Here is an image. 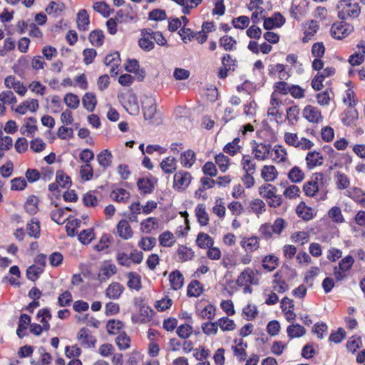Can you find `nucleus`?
<instances>
[{"mask_svg": "<svg viewBox=\"0 0 365 365\" xmlns=\"http://www.w3.org/2000/svg\"><path fill=\"white\" fill-rule=\"evenodd\" d=\"M303 116L310 123H318L322 120V114L320 110L312 106L308 105L303 110Z\"/></svg>", "mask_w": 365, "mask_h": 365, "instance_id": "obj_8", "label": "nucleus"}, {"mask_svg": "<svg viewBox=\"0 0 365 365\" xmlns=\"http://www.w3.org/2000/svg\"><path fill=\"white\" fill-rule=\"evenodd\" d=\"M56 181L62 187H69L72 185L71 178L61 170L56 172Z\"/></svg>", "mask_w": 365, "mask_h": 365, "instance_id": "obj_45", "label": "nucleus"}, {"mask_svg": "<svg viewBox=\"0 0 365 365\" xmlns=\"http://www.w3.org/2000/svg\"><path fill=\"white\" fill-rule=\"evenodd\" d=\"M156 245V239L153 237H143L138 246L144 251H150Z\"/></svg>", "mask_w": 365, "mask_h": 365, "instance_id": "obj_44", "label": "nucleus"}, {"mask_svg": "<svg viewBox=\"0 0 365 365\" xmlns=\"http://www.w3.org/2000/svg\"><path fill=\"white\" fill-rule=\"evenodd\" d=\"M158 222L155 217H150L140 223V229L143 232L146 233H151L153 230L158 228Z\"/></svg>", "mask_w": 365, "mask_h": 365, "instance_id": "obj_29", "label": "nucleus"}, {"mask_svg": "<svg viewBox=\"0 0 365 365\" xmlns=\"http://www.w3.org/2000/svg\"><path fill=\"white\" fill-rule=\"evenodd\" d=\"M362 346V341L361 336H351L346 342L347 350L354 354Z\"/></svg>", "mask_w": 365, "mask_h": 365, "instance_id": "obj_46", "label": "nucleus"}, {"mask_svg": "<svg viewBox=\"0 0 365 365\" xmlns=\"http://www.w3.org/2000/svg\"><path fill=\"white\" fill-rule=\"evenodd\" d=\"M280 272H282L283 277L288 281H292L297 276L296 270L287 264L282 265Z\"/></svg>", "mask_w": 365, "mask_h": 365, "instance_id": "obj_51", "label": "nucleus"}, {"mask_svg": "<svg viewBox=\"0 0 365 365\" xmlns=\"http://www.w3.org/2000/svg\"><path fill=\"white\" fill-rule=\"evenodd\" d=\"M117 232L118 236L125 240H129L133 237L132 228L126 220H120L117 225Z\"/></svg>", "mask_w": 365, "mask_h": 365, "instance_id": "obj_10", "label": "nucleus"}, {"mask_svg": "<svg viewBox=\"0 0 365 365\" xmlns=\"http://www.w3.org/2000/svg\"><path fill=\"white\" fill-rule=\"evenodd\" d=\"M346 332L343 328H338L336 331H332L329 337V341L334 344L341 343L345 338Z\"/></svg>", "mask_w": 365, "mask_h": 365, "instance_id": "obj_63", "label": "nucleus"}, {"mask_svg": "<svg viewBox=\"0 0 365 365\" xmlns=\"http://www.w3.org/2000/svg\"><path fill=\"white\" fill-rule=\"evenodd\" d=\"M327 182L325 176L322 173L313 174L311 180L305 182L303 185V190L308 197H314L319 190V187L324 186Z\"/></svg>", "mask_w": 365, "mask_h": 365, "instance_id": "obj_1", "label": "nucleus"}, {"mask_svg": "<svg viewBox=\"0 0 365 365\" xmlns=\"http://www.w3.org/2000/svg\"><path fill=\"white\" fill-rule=\"evenodd\" d=\"M203 291L202 284L195 279L192 280L187 287V295L189 297H197Z\"/></svg>", "mask_w": 365, "mask_h": 365, "instance_id": "obj_22", "label": "nucleus"}, {"mask_svg": "<svg viewBox=\"0 0 365 365\" xmlns=\"http://www.w3.org/2000/svg\"><path fill=\"white\" fill-rule=\"evenodd\" d=\"M141 101L145 120H152L155 117L157 110L155 99L153 96H145Z\"/></svg>", "mask_w": 365, "mask_h": 365, "instance_id": "obj_5", "label": "nucleus"}, {"mask_svg": "<svg viewBox=\"0 0 365 365\" xmlns=\"http://www.w3.org/2000/svg\"><path fill=\"white\" fill-rule=\"evenodd\" d=\"M130 192L124 188L118 187L113 190L110 194L111 199L117 202L125 203L130 198Z\"/></svg>", "mask_w": 365, "mask_h": 365, "instance_id": "obj_18", "label": "nucleus"}, {"mask_svg": "<svg viewBox=\"0 0 365 365\" xmlns=\"http://www.w3.org/2000/svg\"><path fill=\"white\" fill-rule=\"evenodd\" d=\"M178 254L182 261L191 259L194 256V252L192 251L191 248L183 245L179 247Z\"/></svg>", "mask_w": 365, "mask_h": 365, "instance_id": "obj_64", "label": "nucleus"}, {"mask_svg": "<svg viewBox=\"0 0 365 365\" xmlns=\"http://www.w3.org/2000/svg\"><path fill=\"white\" fill-rule=\"evenodd\" d=\"M5 86L14 89L20 96L23 95V83L16 76H9L5 78Z\"/></svg>", "mask_w": 365, "mask_h": 365, "instance_id": "obj_17", "label": "nucleus"}, {"mask_svg": "<svg viewBox=\"0 0 365 365\" xmlns=\"http://www.w3.org/2000/svg\"><path fill=\"white\" fill-rule=\"evenodd\" d=\"M241 164L245 173H255L256 164L251 162V157L249 155H242Z\"/></svg>", "mask_w": 365, "mask_h": 365, "instance_id": "obj_57", "label": "nucleus"}, {"mask_svg": "<svg viewBox=\"0 0 365 365\" xmlns=\"http://www.w3.org/2000/svg\"><path fill=\"white\" fill-rule=\"evenodd\" d=\"M287 333L289 339L299 338L306 334L305 328L299 324H292L287 327Z\"/></svg>", "mask_w": 365, "mask_h": 365, "instance_id": "obj_19", "label": "nucleus"}, {"mask_svg": "<svg viewBox=\"0 0 365 365\" xmlns=\"http://www.w3.org/2000/svg\"><path fill=\"white\" fill-rule=\"evenodd\" d=\"M202 332L207 335H215L218 330V324L217 322H207L202 324Z\"/></svg>", "mask_w": 365, "mask_h": 365, "instance_id": "obj_52", "label": "nucleus"}, {"mask_svg": "<svg viewBox=\"0 0 365 365\" xmlns=\"http://www.w3.org/2000/svg\"><path fill=\"white\" fill-rule=\"evenodd\" d=\"M38 198L36 196H30L24 203V210L30 215H34L38 210Z\"/></svg>", "mask_w": 365, "mask_h": 365, "instance_id": "obj_37", "label": "nucleus"}, {"mask_svg": "<svg viewBox=\"0 0 365 365\" xmlns=\"http://www.w3.org/2000/svg\"><path fill=\"white\" fill-rule=\"evenodd\" d=\"M217 324L218 327H220L223 331H232L236 327L235 322L227 317L220 318L217 321Z\"/></svg>", "mask_w": 365, "mask_h": 365, "instance_id": "obj_47", "label": "nucleus"}, {"mask_svg": "<svg viewBox=\"0 0 365 365\" xmlns=\"http://www.w3.org/2000/svg\"><path fill=\"white\" fill-rule=\"evenodd\" d=\"M354 31V26L345 21L334 23L331 25L330 33L331 36L338 40L343 39Z\"/></svg>", "mask_w": 365, "mask_h": 365, "instance_id": "obj_2", "label": "nucleus"}, {"mask_svg": "<svg viewBox=\"0 0 365 365\" xmlns=\"http://www.w3.org/2000/svg\"><path fill=\"white\" fill-rule=\"evenodd\" d=\"M160 168L165 173L170 174L176 170V160L174 157H168L160 163Z\"/></svg>", "mask_w": 365, "mask_h": 365, "instance_id": "obj_33", "label": "nucleus"}, {"mask_svg": "<svg viewBox=\"0 0 365 365\" xmlns=\"http://www.w3.org/2000/svg\"><path fill=\"white\" fill-rule=\"evenodd\" d=\"M334 178L336 186L338 190H342L349 187V178L344 173L337 171L335 173Z\"/></svg>", "mask_w": 365, "mask_h": 365, "instance_id": "obj_28", "label": "nucleus"}, {"mask_svg": "<svg viewBox=\"0 0 365 365\" xmlns=\"http://www.w3.org/2000/svg\"><path fill=\"white\" fill-rule=\"evenodd\" d=\"M77 26L81 31H87L90 24L89 15L86 9H81L77 14Z\"/></svg>", "mask_w": 365, "mask_h": 365, "instance_id": "obj_20", "label": "nucleus"}, {"mask_svg": "<svg viewBox=\"0 0 365 365\" xmlns=\"http://www.w3.org/2000/svg\"><path fill=\"white\" fill-rule=\"evenodd\" d=\"M117 272V268L115 264H109L102 267L98 274V277L101 281H106L111 275L115 274Z\"/></svg>", "mask_w": 365, "mask_h": 365, "instance_id": "obj_40", "label": "nucleus"}, {"mask_svg": "<svg viewBox=\"0 0 365 365\" xmlns=\"http://www.w3.org/2000/svg\"><path fill=\"white\" fill-rule=\"evenodd\" d=\"M115 343L120 350H125L130 346V339L125 331H122L116 337Z\"/></svg>", "mask_w": 365, "mask_h": 365, "instance_id": "obj_42", "label": "nucleus"}, {"mask_svg": "<svg viewBox=\"0 0 365 365\" xmlns=\"http://www.w3.org/2000/svg\"><path fill=\"white\" fill-rule=\"evenodd\" d=\"M196 243L199 247L206 249L213 246L214 240L209 235L200 232L197 236Z\"/></svg>", "mask_w": 365, "mask_h": 365, "instance_id": "obj_32", "label": "nucleus"}, {"mask_svg": "<svg viewBox=\"0 0 365 365\" xmlns=\"http://www.w3.org/2000/svg\"><path fill=\"white\" fill-rule=\"evenodd\" d=\"M285 23L284 17L279 13L275 12L271 17L264 19L263 27L267 31L282 27Z\"/></svg>", "mask_w": 365, "mask_h": 365, "instance_id": "obj_7", "label": "nucleus"}, {"mask_svg": "<svg viewBox=\"0 0 365 365\" xmlns=\"http://www.w3.org/2000/svg\"><path fill=\"white\" fill-rule=\"evenodd\" d=\"M26 234L34 239H38L41 235L40 221L36 217H32L26 223Z\"/></svg>", "mask_w": 365, "mask_h": 365, "instance_id": "obj_9", "label": "nucleus"}, {"mask_svg": "<svg viewBox=\"0 0 365 365\" xmlns=\"http://www.w3.org/2000/svg\"><path fill=\"white\" fill-rule=\"evenodd\" d=\"M195 153L192 150H187L181 153L180 163L184 168H191L195 162Z\"/></svg>", "mask_w": 365, "mask_h": 365, "instance_id": "obj_26", "label": "nucleus"}, {"mask_svg": "<svg viewBox=\"0 0 365 365\" xmlns=\"http://www.w3.org/2000/svg\"><path fill=\"white\" fill-rule=\"evenodd\" d=\"M240 138H235L232 141L227 143L223 148V151L230 156L235 155L240 150L241 146L239 145Z\"/></svg>", "mask_w": 365, "mask_h": 365, "instance_id": "obj_35", "label": "nucleus"}, {"mask_svg": "<svg viewBox=\"0 0 365 365\" xmlns=\"http://www.w3.org/2000/svg\"><path fill=\"white\" fill-rule=\"evenodd\" d=\"M290 85L284 81H277L274 83L273 89L274 93H277L281 95H287L289 93Z\"/></svg>", "mask_w": 365, "mask_h": 365, "instance_id": "obj_60", "label": "nucleus"}, {"mask_svg": "<svg viewBox=\"0 0 365 365\" xmlns=\"http://www.w3.org/2000/svg\"><path fill=\"white\" fill-rule=\"evenodd\" d=\"M82 103L83 107L88 111L93 112L97 104L95 94L92 93H86L82 98Z\"/></svg>", "mask_w": 365, "mask_h": 365, "instance_id": "obj_30", "label": "nucleus"}, {"mask_svg": "<svg viewBox=\"0 0 365 365\" xmlns=\"http://www.w3.org/2000/svg\"><path fill=\"white\" fill-rule=\"evenodd\" d=\"M82 200L86 207H95L98 204V198L92 191H89L84 194Z\"/></svg>", "mask_w": 365, "mask_h": 365, "instance_id": "obj_56", "label": "nucleus"}, {"mask_svg": "<svg viewBox=\"0 0 365 365\" xmlns=\"http://www.w3.org/2000/svg\"><path fill=\"white\" fill-rule=\"evenodd\" d=\"M252 210L257 215H260L265 212L266 205L260 199H255L250 203Z\"/></svg>", "mask_w": 365, "mask_h": 365, "instance_id": "obj_61", "label": "nucleus"}, {"mask_svg": "<svg viewBox=\"0 0 365 365\" xmlns=\"http://www.w3.org/2000/svg\"><path fill=\"white\" fill-rule=\"evenodd\" d=\"M113 158V156L111 152L108 149L103 150L97 155V161L103 170L110 167Z\"/></svg>", "mask_w": 365, "mask_h": 365, "instance_id": "obj_12", "label": "nucleus"}, {"mask_svg": "<svg viewBox=\"0 0 365 365\" xmlns=\"http://www.w3.org/2000/svg\"><path fill=\"white\" fill-rule=\"evenodd\" d=\"M93 9L101 14L104 18L109 17L111 13L109 6L105 1H97L94 3Z\"/></svg>", "mask_w": 365, "mask_h": 365, "instance_id": "obj_48", "label": "nucleus"}, {"mask_svg": "<svg viewBox=\"0 0 365 365\" xmlns=\"http://www.w3.org/2000/svg\"><path fill=\"white\" fill-rule=\"evenodd\" d=\"M128 281L127 285L128 288L130 289L139 291L142 287L140 276L135 272H130L128 273Z\"/></svg>", "mask_w": 365, "mask_h": 365, "instance_id": "obj_31", "label": "nucleus"}, {"mask_svg": "<svg viewBox=\"0 0 365 365\" xmlns=\"http://www.w3.org/2000/svg\"><path fill=\"white\" fill-rule=\"evenodd\" d=\"M64 103L66 105L72 109H76L78 107L80 103V100L77 95L68 93L66 94L63 98Z\"/></svg>", "mask_w": 365, "mask_h": 365, "instance_id": "obj_53", "label": "nucleus"}, {"mask_svg": "<svg viewBox=\"0 0 365 365\" xmlns=\"http://www.w3.org/2000/svg\"><path fill=\"white\" fill-rule=\"evenodd\" d=\"M278 258L273 255H267L262 259V267L264 269L272 272L278 266Z\"/></svg>", "mask_w": 365, "mask_h": 365, "instance_id": "obj_36", "label": "nucleus"}, {"mask_svg": "<svg viewBox=\"0 0 365 365\" xmlns=\"http://www.w3.org/2000/svg\"><path fill=\"white\" fill-rule=\"evenodd\" d=\"M322 160L323 156L319 152L315 150L309 152L305 158L307 168L312 170L322 165Z\"/></svg>", "mask_w": 365, "mask_h": 365, "instance_id": "obj_11", "label": "nucleus"}, {"mask_svg": "<svg viewBox=\"0 0 365 365\" xmlns=\"http://www.w3.org/2000/svg\"><path fill=\"white\" fill-rule=\"evenodd\" d=\"M354 263V257L351 255H347L339 261L336 267L342 271L347 272L351 269Z\"/></svg>", "mask_w": 365, "mask_h": 365, "instance_id": "obj_58", "label": "nucleus"}, {"mask_svg": "<svg viewBox=\"0 0 365 365\" xmlns=\"http://www.w3.org/2000/svg\"><path fill=\"white\" fill-rule=\"evenodd\" d=\"M219 43L225 51H233L235 49L237 41L233 37L226 35L220 38Z\"/></svg>", "mask_w": 365, "mask_h": 365, "instance_id": "obj_43", "label": "nucleus"}, {"mask_svg": "<svg viewBox=\"0 0 365 365\" xmlns=\"http://www.w3.org/2000/svg\"><path fill=\"white\" fill-rule=\"evenodd\" d=\"M44 269L42 267L36 266V264H32L29 267L26 269V277L32 281H36L41 276V274L43 272Z\"/></svg>", "mask_w": 365, "mask_h": 365, "instance_id": "obj_39", "label": "nucleus"}, {"mask_svg": "<svg viewBox=\"0 0 365 365\" xmlns=\"http://www.w3.org/2000/svg\"><path fill=\"white\" fill-rule=\"evenodd\" d=\"M124 291V287L118 282L111 283L106 290L107 297L113 299H118L120 297Z\"/></svg>", "mask_w": 365, "mask_h": 365, "instance_id": "obj_15", "label": "nucleus"}, {"mask_svg": "<svg viewBox=\"0 0 365 365\" xmlns=\"http://www.w3.org/2000/svg\"><path fill=\"white\" fill-rule=\"evenodd\" d=\"M328 216L334 223H343L345 221L341 208L338 206L332 207L328 211Z\"/></svg>", "mask_w": 365, "mask_h": 365, "instance_id": "obj_41", "label": "nucleus"}, {"mask_svg": "<svg viewBox=\"0 0 365 365\" xmlns=\"http://www.w3.org/2000/svg\"><path fill=\"white\" fill-rule=\"evenodd\" d=\"M355 106V101H353L352 102L351 101L349 103V106L351 108L344 111V117H343L341 119L344 125H349L351 123L358 119L359 114L357 110L354 108Z\"/></svg>", "mask_w": 365, "mask_h": 365, "instance_id": "obj_14", "label": "nucleus"}, {"mask_svg": "<svg viewBox=\"0 0 365 365\" xmlns=\"http://www.w3.org/2000/svg\"><path fill=\"white\" fill-rule=\"evenodd\" d=\"M193 331L192 327L188 324H183L177 327L176 333L178 336L182 339H188Z\"/></svg>", "mask_w": 365, "mask_h": 365, "instance_id": "obj_49", "label": "nucleus"}, {"mask_svg": "<svg viewBox=\"0 0 365 365\" xmlns=\"http://www.w3.org/2000/svg\"><path fill=\"white\" fill-rule=\"evenodd\" d=\"M261 176L266 182H272L278 176V172L274 165H264L261 171Z\"/></svg>", "mask_w": 365, "mask_h": 365, "instance_id": "obj_23", "label": "nucleus"}, {"mask_svg": "<svg viewBox=\"0 0 365 365\" xmlns=\"http://www.w3.org/2000/svg\"><path fill=\"white\" fill-rule=\"evenodd\" d=\"M77 339L84 348H94L97 341L96 337L91 334V331L85 327L79 330Z\"/></svg>", "mask_w": 365, "mask_h": 365, "instance_id": "obj_6", "label": "nucleus"}, {"mask_svg": "<svg viewBox=\"0 0 365 365\" xmlns=\"http://www.w3.org/2000/svg\"><path fill=\"white\" fill-rule=\"evenodd\" d=\"M242 314L245 316V319L247 321H252L256 318L258 314L257 307L255 305L249 304L243 308Z\"/></svg>", "mask_w": 365, "mask_h": 365, "instance_id": "obj_55", "label": "nucleus"}, {"mask_svg": "<svg viewBox=\"0 0 365 365\" xmlns=\"http://www.w3.org/2000/svg\"><path fill=\"white\" fill-rule=\"evenodd\" d=\"M137 186L140 192L143 194H150L154 189V185L151 179L139 178L137 182Z\"/></svg>", "mask_w": 365, "mask_h": 365, "instance_id": "obj_34", "label": "nucleus"}, {"mask_svg": "<svg viewBox=\"0 0 365 365\" xmlns=\"http://www.w3.org/2000/svg\"><path fill=\"white\" fill-rule=\"evenodd\" d=\"M173 235L170 231H165L159 235V243L163 247H170L173 245Z\"/></svg>", "mask_w": 365, "mask_h": 365, "instance_id": "obj_54", "label": "nucleus"}, {"mask_svg": "<svg viewBox=\"0 0 365 365\" xmlns=\"http://www.w3.org/2000/svg\"><path fill=\"white\" fill-rule=\"evenodd\" d=\"M298 217L304 220L309 221L313 218L312 209L306 205L304 202H301L296 208Z\"/></svg>", "mask_w": 365, "mask_h": 365, "instance_id": "obj_21", "label": "nucleus"}, {"mask_svg": "<svg viewBox=\"0 0 365 365\" xmlns=\"http://www.w3.org/2000/svg\"><path fill=\"white\" fill-rule=\"evenodd\" d=\"M250 19L247 16H240L237 18H234L232 21V24L234 28L244 29L249 25Z\"/></svg>", "mask_w": 365, "mask_h": 365, "instance_id": "obj_62", "label": "nucleus"}, {"mask_svg": "<svg viewBox=\"0 0 365 365\" xmlns=\"http://www.w3.org/2000/svg\"><path fill=\"white\" fill-rule=\"evenodd\" d=\"M289 180L294 183H299L304 178V173L298 166H294L288 173Z\"/></svg>", "mask_w": 365, "mask_h": 365, "instance_id": "obj_38", "label": "nucleus"}, {"mask_svg": "<svg viewBox=\"0 0 365 365\" xmlns=\"http://www.w3.org/2000/svg\"><path fill=\"white\" fill-rule=\"evenodd\" d=\"M191 174L185 170H180L174 175L173 188L177 191L185 190L190 184Z\"/></svg>", "mask_w": 365, "mask_h": 365, "instance_id": "obj_3", "label": "nucleus"}, {"mask_svg": "<svg viewBox=\"0 0 365 365\" xmlns=\"http://www.w3.org/2000/svg\"><path fill=\"white\" fill-rule=\"evenodd\" d=\"M259 239L256 236L244 237L240 242V245L246 252H252L259 248Z\"/></svg>", "mask_w": 365, "mask_h": 365, "instance_id": "obj_16", "label": "nucleus"}, {"mask_svg": "<svg viewBox=\"0 0 365 365\" xmlns=\"http://www.w3.org/2000/svg\"><path fill=\"white\" fill-rule=\"evenodd\" d=\"M78 240L83 245H88L94 237L93 229H87L82 230L78 236Z\"/></svg>", "mask_w": 365, "mask_h": 365, "instance_id": "obj_59", "label": "nucleus"}, {"mask_svg": "<svg viewBox=\"0 0 365 365\" xmlns=\"http://www.w3.org/2000/svg\"><path fill=\"white\" fill-rule=\"evenodd\" d=\"M258 272H255L251 268L245 269L238 276L236 283L239 287H244L247 284L257 285L259 279L257 278Z\"/></svg>", "mask_w": 365, "mask_h": 365, "instance_id": "obj_4", "label": "nucleus"}, {"mask_svg": "<svg viewBox=\"0 0 365 365\" xmlns=\"http://www.w3.org/2000/svg\"><path fill=\"white\" fill-rule=\"evenodd\" d=\"M88 38L93 46L100 47L104 43V33L101 29L93 30L90 33Z\"/></svg>", "mask_w": 365, "mask_h": 365, "instance_id": "obj_27", "label": "nucleus"}, {"mask_svg": "<svg viewBox=\"0 0 365 365\" xmlns=\"http://www.w3.org/2000/svg\"><path fill=\"white\" fill-rule=\"evenodd\" d=\"M169 282L173 290L180 289L184 284L182 274L178 269L173 271L169 275Z\"/></svg>", "mask_w": 365, "mask_h": 365, "instance_id": "obj_13", "label": "nucleus"}, {"mask_svg": "<svg viewBox=\"0 0 365 365\" xmlns=\"http://www.w3.org/2000/svg\"><path fill=\"white\" fill-rule=\"evenodd\" d=\"M215 163L222 173L226 172L230 165V158L223 153H219L215 157Z\"/></svg>", "mask_w": 365, "mask_h": 365, "instance_id": "obj_50", "label": "nucleus"}, {"mask_svg": "<svg viewBox=\"0 0 365 365\" xmlns=\"http://www.w3.org/2000/svg\"><path fill=\"white\" fill-rule=\"evenodd\" d=\"M123 327V322L117 319H109L106 324V330L109 335H119Z\"/></svg>", "mask_w": 365, "mask_h": 365, "instance_id": "obj_25", "label": "nucleus"}, {"mask_svg": "<svg viewBox=\"0 0 365 365\" xmlns=\"http://www.w3.org/2000/svg\"><path fill=\"white\" fill-rule=\"evenodd\" d=\"M195 215L201 226H206L209 222L208 214L204 204H198L195 207Z\"/></svg>", "mask_w": 365, "mask_h": 365, "instance_id": "obj_24", "label": "nucleus"}]
</instances>
